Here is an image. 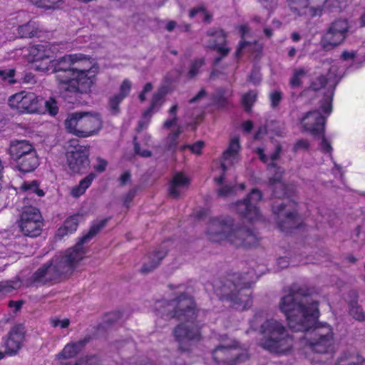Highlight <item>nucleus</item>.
Wrapping results in <instances>:
<instances>
[{"mask_svg": "<svg viewBox=\"0 0 365 365\" xmlns=\"http://www.w3.org/2000/svg\"><path fill=\"white\" fill-rule=\"evenodd\" d=\"M18 51L36 71L56 73L61 88L70 92L89 93L100 72L98 64L81 53L52 59L59 53L58 44H36Z\"/></svg>", "mask_w": 365, "mask_h": 365, "instance_id": "f257e3e1", "label": "nucleus"}, {"mask_svg": "<svg viewBox=\"0 0 365 365\" xmlns=\"http://www.w3.org/2000/svg\"><path fill=\"white\" fill-rule=\"evenodd\" d=\"M281 311L285 314L289 327L295 331H307L305 338L307 349L322 354L332 349L333 333L327 324L317 325L308 331L319 317L317 304L308 297L298 294L284 296L279 304Z\"/></svg>", "mask_w": 365, "mask_h": 365, "instance_id": "f03ea898", "label": "nucleus"}, {"mask_svg": "<svg viewBox=\"0 0 365 365\" xmlns=\"http://www.w3.org/2000/svg\"><path fill=\"white\" fill-rule=\"evenodd\" d=\"M158 307L160 308L159 314L184 321L174 331L175 337L182 349H185L187 345L200 338L199 327L195 322L197 312L191 297L183 295L170 302H159Z\"/></svg>", "mask_w": 365, "mask_h": 365, "instance_id": "7ed1b4c3", "label": "nucleus"}, {"mask_svg": "<svg viewBox=\"0 0 365 365\" xmlns=\"http://www.w3.org/2000/svg\"><path fill=\"white\" fill-rule=\"evenodd\" d=\"M106 220L94 224L87 235L72 248L67 250L62 256L56 257L48 265L40 268L34 275V281L46 283L55 279L61 274H67L76 269L85 257L83 244L91 240L105 225Z\"/></svg>", "mask_w": 365, "mask_h": 365, "instance_id": "20e7f679", "label": "nucleus"}, {"mask_svg": "<svg viewBox=\"0 0 365 365\" xmlns=\"http://www.w3.org/2000/svg\"><path fill=\"white\" fill-rule=\"evenodd\" d=\"M210 240L219 243H230L236 247L251 246L255 242V235L245 229L238 228L232 220L221 217L212 220L207 230Z\"/></svg>", "mask_w": 365, "mask_h": 365, "instance_id": "39448f33", "label": "nucleus"}, {"mask_svg": "<svg viewBox=\"0 0 365 365\" xmlns=\"http://www.w3.org/2000/svg\"><path fill=\"white\" fill-rule=\"evenodd\" d=\"M259 331L262 335L260 345L270 352L285 353L292 346V339L289 336L285 327L275 319L266 320L261 325Z\"/></svg>", "mask_w": 365, "mask_h": 365, "instance_id": "423d86ee", "label": "nucleus"}, {"mask_svg": "<svg viewBox=\"0 0 365 365\" xmlns=\"http://www.w3.org/2000/svg\"><path fill=\"white\" fill-rule=\"evenodd\" d=\"M64 125L68 133L79 138H88L98 133L103 123L97 113L76 112L67 115Z\"/></svg>", "mask_w": 365, "mask_h": 365, "instance_id": "0eeeda50", "label": "nucleus"}, {"mask_svg": "<svg viewBox=\"0 0 365 365\" xmlns=\"http://www.w3.org/2000/svg\"><path fill=\"white\" fill-rule=\"evenodd\" d=\"M9 106L21 113H43V100L34 93L21 91L9 98Z\"/></svg>", "mask_w": 365, "mask_h": 365, "instance_id": "6e6552de", "label": "nucleus"}, {"mask_svg": "<svg viewBox=\"0 0 365 365\" xmlns=\"http://www.w3.org/2000/svg\"><path fill=\"white\" fill-rule=\"evenodd\" d=\"M21 232L26 236L34 237L41 234L43 222L38 209L34 207L24 208L19 221Z\"/></svg>", "mask_w": 365, "mask_h": 365, "instance_id": "1a4fd4ad", "label": "nucleus"}, {"mask_svg": "<svg viewBox=\"0 0 365 365\" xmlns=\"http://www.w3.org/2000/svg\"><path fill=\"white\" fill-rule=\"evenodd\" d=\"M232 345L224 343L213 351V358L217 365H237L247 359V354L236 346V342Z\"/></svg>", "mask_w": 365, "mask_h": 365, "instance_id": "9d476101", "label": "nucleus"}, {"mask_svg": "<svg viewBox=\"0 0 365 365\" xmlns=\"http://www.w3.org/2000/svg\"><path fill=\"white\" fill-rule=\"evenodd\" d=\"M261 198V192L258 190L254 189L244 201L235 203L232 210L248 221L257 220L260 218V212L257 204Z\"/></svg>", "mask_w": 365, "mask_h": 365, "instance_id": "9b49d317", "label": "nucleus"}, {"mask_svg": "<svg viewBox=\"0 0 365 365\" xmlns=\"http://www.w3.org/2000/svg\"><path fill=\"white\" fill-rule=\"evenodd\" d=\"M240 145L239 138L234 137L230 140L227 149L223 153L220 167L214 170L215 181L217 183H222L224 177L217 176V173H225L229 168L235 165L240 162Z\"/></svg>", "mask_w": 365, "mask_h": 365, "instance_id": "f8f14e48", "label": "nucleus"}, {"mask_svg": "<svg viewBox=\"0 0 365 365\" xmlns=\"http://www.w3.org/2000/svg\"><path fill=\"white\" fill-rule=\"evenodd\" d=\"M296 15L314 17L320 15L327 0H287Z\"/></svg>", "mask_w": 365, "mask_h": 365, "instance_id": "ddd939ff", "label": "nucleus"}, {"mask_svg": "<svg viewBox=\"0 0 365 365\" xmlns=\"http://www.w3.org/2000/svg\"><path fill=\"white\" fill-rule=\"evenodd\" d=\"M268 148H257L255 150L256 153L258 155L261 161L268 165L269 173L270 175L274 173V178H270V182L274 183L279 182L277 184V189L284 191L285 190V186L284 184L279 182L281 178L282 170L279 168H277L274 160L279 157L281 148L279 146L276 147V150L274 153L272 154L267 155L264 153L267 151Z\"/></svg>", "mask_w": 365, "mask_h": 365, "instance_id": "4468645a", "label": "nucleus"}, {"mask_svg": "<svg viewBox=\"0 0 365 365\" xmlns=\"http://www.w3.org/2000/svg\"><path fill=\"white\" fill-rule=\"evenodd\" d=\"M71 143L72 145L68 148L66 153L68 164L73 172H80L88 165V154L83 146L76 145V140Z\"/></svg>", "mask_w": 365, "mask_h": 365, "instance_id": "2eb2a0df", "label": "nucleus"}, {"mask_svg": "<svg viewBox=\"0 0 365 365\" xmlns=\"http://www.w3.org/2000/svg\"><path fill=\"white\" fill-rule=\"evenodd\" d=\"M300 123L304 131L317 136L324 130L325 117L318 110L311 111L302 118Z\"/></svg>", "mask_w": 365, "mask_h": 365, "instance_id": "dca6fc26", "label": "nucleus"}, {"mask_svg": "<svg viewBox=\"0 0 365 365\" xmlns=\"http://www.w3.org/2000/svg\"><path fill=\"white\" fill-rule=\"evenodd\" d=\"M178 106H173L169 110V118L165 122L164 127L170 129L165 142L168 150H172L176 147L178 143L179 135L182 133V128L178 124L176 118V111Z\"/></svg>", "mask_w": 365, "mask_h": 365, "instance_id": "f3484780", "label": "nucleus"}, {"mask_svg": "<svg viewBox=\"0 0 365 365\" xmlns=\"http://www.w3.org/2000/svg\"><path fill=\"white\" fill-rule=\"evenodd\" d=\"M294 204L289 202L284 205V200L274 205V212L277 215L279 218H282L283 222L280 225L282 229L286 227V225L290 227H295L298 222L297 215L295 212L291 211L294 208Z\"/></svg>", "mask_w": 365, "mask_h": 365, "instance_id": "a211bd4d", "label": "nucleus"}, {"mask_svg": "<svg viewBox=\"0 0 365 365\" xmlns=\"http://www.w3.org/2000/svg\"><path fill=\"white\" fill-rule=\"evenodd\" d=\"M190 178L182 173H177L174 175L169 184V194L173 197H177L182 194L189 187Z\"/></svg>", "mask_w": 365, "mask_h": 365, "instance_id": "6ab92c4d", "label": "nucleus"}, {"mask_svg": "<svg viewBox=\"0 0 365 365\" xmlns=\"http://www.w3.org/2000/svg\"><path fill=\"white\" fill-rule=\"evenodd\" d=\"M24 339V329L21 326L14 327L10 331L6 346L10 354H16L21 347Z\"/></svg>", "mask_w": 365, "mask_h": 365, "instance_id": "aec40b11", "label": "nucleus"}, {"mask_svg": "<svg viewBox=\"0 0 365 365\" xmlns=\"http://www.w3.org/2000/svg\"><path fill=\"white\" fill-rule=\"evenodd\" d=\"M34 146L27 140L12 141L9 148V153L13 159L19 161L22 158L29 155L30 153H34Z\"/></svg>", "mask_w": 365, "mask_h": 365, "instance_id": "412c9836", "label": "nucleus"}, {"mask_svg": "<svg viewBox=\"0 0 365 365\" xmlns=\"http://www.w3.org/2000/svg\"><path fill=\"white\" fill-rule=\"evenodd\" d=\"M163 102L164 93L162 91H160L153 95L149 108L144 111L142 119L139 123V126L141 128L148 125L153 115L160 110Z\"/></svg>", "mask_w": 365, "mask_h": 365, "instance_id": "4be33fe9", "label": "nucleus"}, {"mask_svg": "<svg viewBox=\"0 0 365 365\" xmlns=\"http://www.w3.org/2000/svg\"><path fill=\"white\" fill-rule=\"evenodd\" d=\"M324 69L329 71L328 77L326 80L321 78L319 79V83L312 82L311 87L313 90H319L327 83L329 87L332 88L337 82L338 67L336 63L332 65L329 62L323 63Z\"/></svg>", "mask_w": 365, "mask_h": 365, "instance_id": "5701e85b", "label": "nucleus"}, {"mask_svg": "<svg viewBox=\"0 0 365 365\" xmlns=\"http://www.w3.org/2000/svg\"><path fill=\"white\" fill-rule=\"evenodd\" d=\"M132 83L128 79H125L120 84L119 93L110 100V108L113 112L118 111L119 103L130 93Z\"/></svg>", "mask_w": 365, "mask_h": 365, "instance_id": "b1692460", "label": "nucleus"}, {"mask_svg": "<svg viewBox=\"0 0 365 365\" xmlns=\"http://www.w3.org/2000/svg\"><path fill=\"white\" fill-rule=\"evenodd\" d=\"M81 218V216L79 215H73L68 217L57 230L56 235L63 237L72 234L76 230Z\"/></svg>", "mask_w": 365, "mask_h": 365, "instance_id": "393cba45", "label": "nucleus"}, {"mask_svg": "<svg viewBox=\"0 0 365 365\" xmlns=\"http://www.w3.org/2000/svg\"><path fill=\"white\" fill-rule=\"evenodd\" d=\"M345 38L346 36L342 33L335 31L333 29L329 28L328 32L324 36L322 44L324 48L329 49L341 43Z\"/></svg>", "mask_w": 365, "mask_h": 365, "instance_id": "a878e982", "label": "nucleus"}, {"mask_svg": "<svg viewBox=\"0 0 365 365\" xmlns=\"http://www.w3.org/2000/svg\"><path fill=\"white\" fill-rule=\"evenodd\" d=\"M213 35L214 43L212 44L209 45V47L211 48L216 50L218 53H220L222 57L225 56L230 51V48L226 46L225 43V34L221 31H217Z\"/></svg>", "mask_w": 365, "mask_h": 365, "instance_id": "bb28decb", "label": "nucleus"}, {"mask_svg": "<svg viewBox=\"0 0 365 365\" xmlns=\"http://www.w3.org/2000/svg\"><path fill=\"white\" fill-rule=\"evenodd\" d=\"M84 346V342L79 341L66 344L63 350L56 356V360L66 359L75 356Z\"/></svg>", "mask_w": 365, "mask_h": 365, "instance_id": "cd10ccee", "label": "nucleus"}, {"mask_svg": "<svg viewBox=\"0 0 365 365\" xmlns=\"http://www.w3.org/2000/svg\"><path fill=\"white\" fill-rule=\"evenodd\" d=\"M165 255L166 252L165 250L158 251L149 255L141 268V272L146 273L152 271L159 264L161 259H163Z\"/></svg>", "mask_w": 365, "mask_h": 365, "instance_id": "c85d7f7f", "label": "nucleus"}, {"mask_svg": "<svg viewBox=\"0 0 365 365\" xmlns=\"http://www.w3.org/2000/svg\"><path fill=\"white\" fill-rule=\"evenodd\" d=\"M38 164L39 161L36 153H30L29 155H26V157L18 161V168L22 172L29 173L35 170Z\"/></svg>", "mask_w": 365, "mask_h": 365, "instance_id": "c756f323", "label": "nucleus"}, {"mask_svg": "<svg viewBox=\"0 0 365 365\" xmlns=\"http://www.w3.org/2000/svg\"><path fill=\"white\" fill-rule=\"evenodd\" d=\"M96 175L93 173L89 174L85 178L81 180L79 184L71 189V195L73 197H78L81 195H83L86 190L91 185L93 180H94Z\"/></svg>", "mask_w": 365, "mask_h": 365, "instance_id": "7c9ffc66", "label": "nucleus"}, {"mask_svg": "<svg viewBox=\"0 0 365 365\" xmlns=\"http://www.w3.org/2000/svg\"><path fill=\"white\" fill-rule=\"evenodd\" d=\"M38 25L35 21H29L18 28L19 36L21 38H31L38 35Z\"/></svg>", "mask_w": 365, "mask_h": 365, "instance_id": "2f4dec72", "label": "nucleus"}, {"mask_svg": "<svg viewBox=\"0 0 365 365\" xmlns=\"http://www.w3.org/2000/svg\"><path fill=\"white\" fill-rule=\"evenodd\" d=\"M19 190L24 195L36 194L38 197L44 195V192L38 187V183L36 180L24 182Z\"/></svg>", "mask_w": 365, "mask_h": 365, "instance_id": "473e14b6", "label": "nucleus"}, {"mask_svg": "<svg viewBox=\"0 0 365 365\" xmlns=\"http://www.w3.org/2000/svg\"><path fill=\"white\" fill-rule=\"evenodd\" d=\"M31 3L46 10H55L60 7L62 0H30Z\"/></svg>", "mask_w": 365, "mask_h": 365, "instance_id": "72a5a7b5", "label": "nucleus"}, {"mask_svg": "<svg viewBox=\"0 0 365 365\" xmlns=\"http://www.w3.org/2000/svg\"><path fill=\"white\" fill-rule=\"evenodd\" d=\"M307 71L299 68L294 70L293 76L290 79V85L292 88L298 87L302 84V79L306 78Z\"/></svg>", "mask_w": 365, "mask_h": 365, "instance_id": "f704fd0d", "label": "nucleus"}, {"mask_svg": "<svg viewBox=\"0 0 365 365\" xmlns=\"http://www.w3.org/2000/svg\"><path fill=\"white\" fill-rule=\"evenodd\" d=\"M245 189V185L241 183L237 186L230 187L228 185L222 186L219 189L218 193L222 197H228L232 195L237 194L240 191H242Z\"/></svg>", "mask_w": 365, "mask_h": 365, "instance_id": "c9c22d12", "label": "nucleus"}, {"mask_svg": "<svg viewBox=\"0 0 365 365\" xmlns=\"http://www.w3.org/2000/svg\"><path fill=\"white\" fill-rule=\"evenodd\" d=\"M252 305V299L249 294H241L239 299L235 302V309L239 310H244Z\"/></svg>", "mask_w": 365, "mask_h": 365, "instance_id": "e433bc0d", "label": "nucleus"}, {"mask_svg": "<svg viewBox=\"0 0 365 365\" xmlns=\"http://www.w3.org/2000/svg\"><path fill=\"white\" fill-rule=\"evenodd\" d=\"M189 16L190 18L197 17L199 19L205 21H208L210 18V14L203 6L193 8L190 11Z\"/></svg>", "mask_w": 365, "mask_h": 365, "instance_id": "4c0bfd02", "label": "nucleus"}, {"mask_svg": "<svg viewBox=\"0 0 365 365\" xmlns=\"http://www.w3.org/2000/svg\"><path fill=\"white\" fill-rule=\"evenodd\" d=\"M0 80L9 84L16 83L15 70L13 68L0 69Z\"/></svg>", "mask_w": 365, "mask_h": 365, "instance_id": "58836bf2", "label": "nucleus"}, {"mask_svg": "<svg viewBox=\"0 0 365 365\" xmlns=\"http://www.w3.org/2000/svg\"><path fill=\"white\" fill-rule=\"evenodd\" d=\"M330 28L333 29V30H334L335 31L342 33L343 34L346 36V33L349 30V26L346 20L339 19L334 22Z\"/></svg>", "mask_w": 365, "mask_h": 365, "instance_id": "ea45409f", "label": "nucleus"}, {"mask_svg": "<svg viewBox=\"0 0 365 365\" xmlns=\"http://www.w3.org/2000/svg\"><path fill=\"white\" fill-rule=\"evenodd\" d=\"M254 47L256 48L258 51L261 49V46L259 45H252L246 41H241L240 43L239 47L236 51V56L239 57L244 51H252Z\"/></svg>", "mask_w": 365, "mask_h": 365, "instance_id": "a19ab883", "label": "nucleus"}, {"mask_svg": "<svg viewBox=\"0 0 365 365\" xmlns=\"http://www.w3.org/2000/svg\"><path fill=\"white\" fill-rule=\"evenodd\" d=\"M362 361L361 357L357 355H348L345 356L344 358L340 359L338 365H356Z\"/></svg>", "mask_w": 365, "mask_h": 365, "instance_id": "79ce46f5", "label": "nucleus"}, {"mask_svg": "<svg viewBox=\"0 0 365 365\" xmlns=\"http://www.w3.org/2000/svg\"><path fill=\"white\" fill-rule=\"evenodd\" d=\"M44 106L46 111L49 113V115L53 116L56 115L58 112V107L57 106V103L55 99L53 98H50L48 100L45 101Z\"/></svg>", "mask_w": 365, "mask_h": 365, "instance_id": "37998d69", "label": "nucleus"}, {"mask_svg": "<svg viewBox=\"0 0 365 365\" xmlns=\"http://www.w3.org/2000/svg\"><path fill=\"white\" fill-rule=\"evenodd\" d=\"M204 142L197 141L193 145H183L180 147V150L182 151L185 150L186 148H189L191 152L195 155H200L201 153V150L204 147Z\"/></svg>", "mask_w": 365, "mask_h": 365, "instance_id": "c03bdc74", "label": "nucleus"}, {"mask_svg": "<svg viewBox=\"0 0 365 365\" xmlns=\"http://www.w3.org/2000/svg\"><path fill=\"white\" fill-rule=\"evenodd\" d=\"M257 94L250 91L242 96V103L247 109H249L256 101Z\"/></svg>", "mask_w": 365, "mask_h": 365, "instance_id": "a18cd8bd", "label": "nucleus"}, {"mask_svg": "<svg viewBox=\"0 0 365 365\" xmlns=\"http://www.w3.org/2000/svg\"><path fill=\"white\" fill-rule=\"evenodd\" d=\"M51 324L55 328L66 329L70 324V320L67 318L58 319L55 318L51 319Z\"/></svg>", "mask_w": 365, "mask_h": 365, "instance_id": "49530a36", "label": "nucleus"}, {"mask_svg": "<svg viewBox=\"0 0 365 365\" xmlns=\"http://www.w3.org/2000/svg\"><path fill=\"white\" fill-rule=\"evenodd\" d=\"M309 145V142L307 140L299 139L294 143L293 150L295 153L304 151L308 150Z\"/></svg>", "mask_w": 365, "mask_h": 365, "instance_id": "de8ad7c7", "label": "nucleus"}, {"mask_svg": "<svg viewBox=\"0 0 365 365\" xmlns=\"http://www.w3.org/2000/svg\"><path fill=\"white\" fill-rule=\"evenodd\" d=\"M331 96L332 93L330 92L329 94L325 97L324 101L321 106V109L324 114L329 115L331 111Z\"/></svg>", "mask_w": 365, "mask_h": 365, "instance_id": "09e8293b", "label": "nucleus"}, {"mask_svg": "<svg viewBox=\"0 0 365 365\" xmlns=\"http://www.w3.org/2000/svg\"><path fill=\"white\" fill-rule=\"evenodd\" d=\"M324 133V131L322 134L317 135V136H319L322 138L320 148L323 153L330 154L332 148H331L330 143L325 138Z\"/></svg>", "mask_w": 365, "mask_h": 365, "instance_id": "8fccbe9b", "label": "nucleus"}, {"mask_svg": "<svg viewBox=\"0 0 365 365\" xmlns=\"http://www.w3.org/2000/svg\"><path fill=\"white\" fill-rule=\"evenodd\" d=\"M202 64H203V61L201 59L195 61L192 63V65L189 71V73H188L189 76L191 78L195 76L197 73L198 69L202 66Z\"/></svg>", "mask_w": 365, "mask_h": 365, "instance_id": "3c124183", "label": "nucleus"}, {"mask_svg": "<svg viewBox=\"0 0 365 365\" xmlns=\"http://www.w3.org/2000/svg\"><path fill=\"white\" fill-rule=\"evenodd\" d=\"M351 314L354 318L357 320H363L364 319V314L359 307H353L351 309Z\"/></svg>", "mask_w": 365, "mask_h": 365, "instance_id": "603ef678", "label": "nucleus"}, {"mask_svg": "<svg viewBox=\"0 0 365 365\" xmlns=\"http://www.w3.org/2000/svg\"><path fill=\"white\" fill-rule=\"evenodd\" d=\"M19 286V283L16 282H6V283H0V292H9L13 289L17 288Z\"/></svg>", "mask_w": 365, "mask_h": 365, "instance_id": "864d4df0", "label": "nucleus"}, {"mask_svg": "<svg viewBox=\"0 0 365 365\" xmlns=\"http://www.w3.org/2000/svg\"><path fill=\"white\" fill-rule=\"evenodd\" d=\"M107 166V162L101 158H98L96 164L94 166V168L98 172H103L106 170Z\"/></svg>", "mask_w": 365, "mask_h": 365, "instance_id": "5fc2aeb1", "label": "nucleus"}, {"mask_svg": "<svg viewBox=\"0 0 365 365\" xmlns=\"http://www.w3.org/2000/svg\"><path fill=\"white\" fill-rule=\"evenodd\" d=\"M153 89L151 83H146L139 95V98L141 101H144L146 99V94L150 93Z\"/></svg>", "mask_w": 365, "mask_h": 365, "instance_id": "6e6d98bb", "label": "nucleus"}, {"mask_svg": "<svg viewBox=\"0 0 365 365\" xmlns=\"http://www.w3.org/2000/svg\"><path fill=\"white\" fill-rule=\"evenodd\" d=\"M281 93L279 91H274L270 94V99L272 106H277L281 100Z\"/></svg>", "mask_w": 365, "mask_h": 365, "instance_id": "4d7b16f0", "label": "nucleus"}, {"mask_svg": "<svg viewBox=\"0 0 365 365\" xmlns=\"http://www.w3.org/2000/svg\"><path fill=\"white\" fill-rule=\"evenodd\" d=\"M135 150L138 154H139L140 155H141L143 157H148V156H150V151H148V150H141L140 145L138 143H135Z\"/></svg>", "mask_w": 365, "mask_h": 365, "instance_id": "13d9d810", "label": "nucleus"}, {"mask_svg": "<svg viewBox=\"0 0 365 365\" xmlns=\"http://www.w3.org/2000/svg\"><path fill=\"white\" fill-rule=\"evenodd\" d=\"M239 32L241 34L242 38H244L249 31V28L247 25L242 24L238 27Z\"/></svg>", "mask_w": 365, "mask_h": 365, "instance_id": "bf43d9fd", "label": "nucleus"}, {"mask_svg": "<svg viewBox=\"0 0 365 365\" xmlns=\"http://www.w3.org/2000/svg\"><path fill=\"white\" fill-rule=\"evenodd\" d=\"M230 96V93H227L225 96L224 95H220L219 96L218 98H217V103L219 104V106H224V102L226 101V99L227 98V97H229Z\"/></svg>", "mask_w": 365, "mask_h": 365, "instance_id": "052dcab7", "label": "nucleus"}, {"mask_svg": "<svg viewBox=\"0 0 365 365\" xmlns=\"http://www.w3.org/2000/svg\"><path fill=\"white\" fill-rule=\"evenodd\" d=\"M250 78L252 82L257 83L260 81L261 76L258 72H255L250 76Z\"/></svg>", "mask_w": 365, "mask_h": 365, "instance_id": "680f3d73", "label": "nucleus"}, {"mask_svg": "<svg viewBox=\"0 0 365 365\" xmlns=\"http://www.w3.org/2000/svg\"><path fill=\"white\" fill-rule=\"evenodd\" d=\"M242 128L245 131L250 132L252 128V123L251 121H246L242 124Z\"/></svg>", "mask_w": 365, "mask_h": 365, "instance_id": "e2e57ef3", "label": "nucleus"}, {"mask_svg": "<svg viewBox=\"0 0 365 365\" xmlns=\"http://www.w3.org/2000/svg\"><path fill=\"white\" fill-rule=\"evenodd\" d=\"M355 56L354 52H344L342 54V57L344 60H347L349 58H354Z\"/></svg>", "mask_w": 365, "mask_h": 365, "instance_id": "0e129e2a", "label": "nucleus"}, {"mask_svg": "<svg viewBox=\"0 0 365 365\" xmlns=\"http://www.w3.org/2000/svg\"><path fill=\"white\" fill-rule=\"evenodd\" d=\"M21 302L11 301L9 302V307H14L16 310H18L21 307Z\"/></svg>", "mask_w": 365, "mask_h": 365, "instance_id": "69168bd1", "label": "nucleus"}, {"mask_svg": "<svg viewBox=\"0 0 365 365\" xmlns=\"http://www.w3.org/2000/svg\"><path fill=\"white\" fill-rule=\"evenodd\" d=\"M205 95V93L203 90L200 91L199 92V93L194 98L191 100L192 102H196L199 99L202 98V97H204Z\"/></svg>", "mask_w": 365, "mask_h": 365, "instance_id": "338daca9", "label": "nucleus"}, {"mask_svg": "<svg viewBox=\"0 0 365 365\" xmlns=\"http://www.w3.org/2000/svg\"><path fill=\"white\" fill-rule=\"evenodd\" d=\"M175 22L173 21H169L166 25V29L169 31H171L173 30V29L175 27Z\"/></svg>", "mask_w": 365, "mask_h": 365, "instance_id": "774afa93", "label": "nucleus"}]
</instances>
